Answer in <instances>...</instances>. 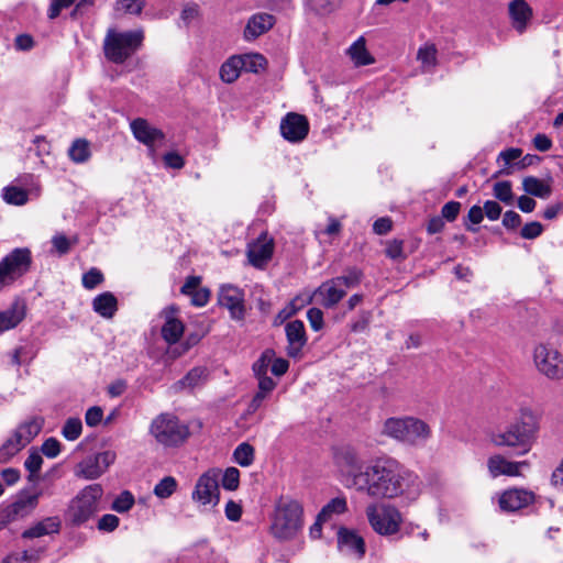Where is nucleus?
I'll use <instances>...</instances> for the list:
<instances>
[{"label":"nucleus","mask_w":563,"mask_h":563,"mask_svg":"<svg viewBox=\"0 0 563 563\" xmlns=\"http://www.w3.org/2000/svg\"><path fill=\"white\" fill-rule=\"evenodd\" d=\"M386 254L393 260H401L405 257L404 244L400 240H393L388 242L386 247Z\"/></svg>","instance_id":"nucleus-57"},{"label":"nucleus","mask_w":563,"mask_h":563,"mask_svg":"<svg viewBox=\"0 0 563 563\" xmlns=\"http://www.w3.org/2000/svg\"><path fill=\"white\" fill-rule=\"evenodd\" d=\"M382 433L407 445H420L431 437L429 424L416 417H391L384 421Z\"/></svg>","instance_id":"nucleus-3"},{"label":"nucleus","mask_w":563,"mask_h":563,"mask_svg":"<svg viewBox=\"0 0 563 563\" xmlns=\"http://www.w3.org/2000/svg\"><path fill=\"white\" fill-rule=\"evenodd\" d=\"M119 521L120 520L115 515H103L98 522V528L110 532L119 526Z\"/></svg>","instance_id":"nucleus-62"},{"label":"nucleus","mask_w":563,"mask_h":563,"mask_svg":"<svg viewBox=\"0 0 563 563\" xmlns=\"http://www.w3.org/2000/svg\"><path fill=\"white\" fill-rule=\"evenodd\" d=\"M184 329V324L180 320L172 316H167L166 321L162 327V336L167 343L174 344L178 342L183 335Z\"/></svg>","instance_id":"nucleus-32"},{"label":"nucleus","mask_w":563,"mask_h":563,"mask_svg":"<svg viewBox=\"0 0 563 563\" xmlns=\"http://www.w3.org/2000/svg\"><path fill=\"white\" fill-rule=\"evenodd\" d=\"M243 63V70L247 73H258L265 68L266 59L261 54H243L239 55Z\"/></svg>","instance_id":"nucleus-40"},{"label":"nucleus","mask_w":563,"mask_h":563,"mask_svg":"<svg viewBox=\"0 0 563 563\" xmlns=\"http://www.w3.org/2000/svg\"><path fill=\"white\" fill-rule=\"evenodd\" d=\"M346 295L345 288L339 285L338 279H329L323 282L309 297L310 301L331 309L334 308Z\"/></svg>","instance_id":"nucleus-16"},{"label":"nucleus","mask_w":563,"mask_h":563,"mask_svg":"<svg viewBox=\"0 0 563 563\" xmlns=\"http://www.w3.org/2000/svg\"><path fill=\"white\" fill-rule=\"evenodd\" d=\"M219 476L220 470L210 468L202 473L191 494L194 501L199 505H217L219 503Z\"/></svg>","instance_id":"nucleus-11"},{"label":"nucleus","mask_w":563,"mask_h":563,"mask_svg":"<svg viewBox=\"0 0 563 563\" xmlns=\"http://www.w3.org/2000/svg\"><path fill=\"white\" fill-rule=\"evenodd\" d=\"M103 494L99 484H92L81 489L70 501L68 517L74 525H81L89 520L97 511L99 500Z\"/></svg>","instance_id":"nucleus-8"},{"label":"nucleus","mask_w":563,"mask_h":563,"mask_svg":"<svg viewBox=\"0 0 563 563\" xmlns=\"http://www.w3.org/2000/svg\"><path fill=\"white\" fill-rule=\"evenodd\" d=\"M484 214L492 221L499 219L501 207L494 200H487L483 207Z\"/></svg>","instance_id":"nucleus-61"},{"label":"nucleus","mask_w":563,"mask_h":563,"mask_svg":"<svg viewBox=\"0 0 563 563\" xmlns=\"http://www.w3.org/2000/svg\"><path fill=\"white\" fill-rule=\"evenodd\" d=\"M134 496L128 492H122L112 503V509L117 512H126L129 511L133 505H134Z\"/></svg>","instance_id":"nucleus-46"},{"label":"nucleus","mask_w":563,"mask_h":563,"mask_svg":"<svg viewBox=\"0 0 563 563\" xmlns=\"http://www.w3.org/2000/svg\"><path fill=\"white\" fill-rule=\"evenodd\" d=\"M301 505L291 499L280 500L271 518V533L280 541L296 538L303 526Z\"/></svg>","instance_id":"nucleus-4"},{"label":"nucleus","mask_w":563,"mask_h":563,"mask_svg":"<svg viewBox=\"0 0 563 563\" xmlns=\"http://www.w3.org/2000/svg\"><path fill=\"white\" fill-rule=\"evenodd\" d=\"M417 59L421 63L422 71H431L437 65V48L433 44H424L418 49Z\"/></svg>","instance_id":"nucleus-36"},{"label":"nucleus","mask_w":563,"mask_h":563,"mask_svg":"<svg viewBox=\"0 0 563 563\" xmlns=\"http://www.w3.org/2000/svg\"><path fill=\"white\" fill-rule=\"evenodd\" d=\"M69 158L76 164L86 163L90 156V143L85 139L75 140L68 148Z\"/></svg>","instance_id":"nucleus-33"},{"label":"nucleus","mask_w":563,"mask_h":563,"mask_svg":"<svg viewBox=\"0 0 563 563\" xmlns=\"http://www.w3.org/2000/svg\"><path fill=\"white\" fill-rule=\"evenodd\" d=\"M82 431V423L79 418H69L66 420L62 434L68 441L77 440Z\"/></svg>","instance_id":"nucleus-43"},{"label":"nucleus","mask_w":563,"mask_h":563,"mask_svg":"<svg viewBox=\"0 0 563 563\" xmlns=\"http://www.w3.org/2000/svg\"><path fill=\"white\" fill-rule=\"evenodd\" d=\"M334 462L344 475L345 486L347 488H353L350 479L351 474L364 471L365 468L357 451L349 445L341 446L334 454Z\"/></svg>","instance_id":"nucleus-15"},{"label":"nucleus","mask_w":563,"mask_h":563,"mask_svg":"<svg viewBox=\"0 0 563 563\" xmlns=\"http://www.w3.org/2000/svg\"><path fill=\"white\" fill-rule=\"evenodd\" d=\"M143 38L142 30L129 32L109 30L103 44L104 55L109 60L122 64L141 47Z\"/></svg>","instance_id":"nucleus-6"},{"label":"nucleus","mask_w":563,"mask_h":563,"mask_svg":"<svg viewBox=\"0 0 563 563\" xmlns=\"http://www.w3.org/2000/svg\"><path fill=\"white\" fill-rule=\"evenodd\" d=\"M338 549L343 555L355 560L363 559L366 552L364 539L356 531L344 527L338 530Z\"/></svg>","instance_id":"nucleus-18"},{"label":"nucleus","mask_w":563,"mask_h":563,"mask_svg":"<svg viewBox=\"0 0 563 563\" xmlns=\"http://www.w3.org/2000/svg\"><path fill=\"white\" fill-rule=\"evenodd\" d=\"M508 12L512 27L522 34L532 19V9L526 0H511L508 5Z\"/></svg>","instance_id":"nucleus-23"},{"label":"nucleus","mask_w":563,"mask_h":563,"mask_svg":"<svg viewBox=\"0 0 563 563\" xmlns=\"http://www.w3.org/2000/svg\"><path fill=\"white\" fill-rule=\"evenodd\" d=\"M103 282V275L98 268H90L82 275V286L86 289H93Z\"/></svg>","instance_id":"nucleus-51"},{"label":"nucleus","mask_w":563,"mask_h":563,"mask_svg":"<svg viewBox=\"0 0 563 563\" xmlns=\"http://www.w3.org/2000/svg\"><path fill=\"white\" fill-rule=\"evenodd\" d=\"M528 461L514 462L507 460L501 454H495L488 457L487 468L492 477L498 476H521L523 468H529Z\"/></svg>","instance_id":"nucleus-20"},{"label":"nucleus","mask_w":563,"mask_h":563,"mask_svg":"<svg viewBox=\"0 0 563 563\" xmlns=\"http://www.w3.org/2000/svg\"><path fill=\"white\" fill-rule=\"evenodd\" d=\"M41 493H21L15 501L9 505L3 511V523H10L30 516L38 505Z\"/></svg>","instance_id":"nucleus-14"},{"label":"nucleus","mask_w":563,"mask_h":563,"mask_svg":"<svg viewBox=\"0 0 563 563\" xmlns=\"http://www.w3.org/2000/svg\"><path fill=\"white\" fill-rule=\"evenodd\" d=\"M334 279H338L339 285L341 287H344L346 291L349 288H353L361 283L362 272L356 268H352L347 272L346 275L335 277Z\"/></svg>","instance_id":"nucleus-50"},{"label":"nucleus","mask_w":563,"mask_h":563,"mask_svg":"<svg viewBox=\"0 0 563 563\" xmlns=\"http://www.w3.org/2000/svg\"><path fill=\"white\" fill-rule=\"evenodd\" d=\"M285 332L287 336V354L290 357H299L302 347L307 343V336L305 331L303 322L300 320H294L286 324Z\"/></svg>","instance_id":"nucleus-22"},{"label":"nucleus","mask_w":563,"mask_h":563,"mask_svg":"<svg viewBox=\"0 0 563 563\" xmlns=\"http://www.w3.org/2000/svg\"><path fill=\"white\" fill-rule=\"evenodd\" d=\"M539 429V415L530 407H521L518 419L510 423L506 430L494 433L492 442L496 446L520 448L519 455H523L531 450Z\"/></svg>","instance_id":"nucleus-2"},{"label":"nucleus","mask_w":563,"mask_h":563,"mask_svg":"<svg viewBox=\"0 0 563 563\" xmlns=\"http://www.w3.org/2000/svg\"><path fill=\"white\" fill-rule=\"evenodd\" d=\"M43 464V459L41 454L36 451L30 452L29 456L24 462V467L29 471L30 476L29 479L32 481L34 476L41 471Z\"/></svg>","instance_id":"nucleus-49"},{"label":"nucleus","mask_w":563,"mask_h":563,"mask_svg":"<svg viewBox=\"0 0 563 563\" xmlns=\"http://www.w3.org/2000/svg\"><path fill=\"white\" fill-rule=\"evenodd\" d=\"M115 459L117 454L113 451H103L96 455L87 456L76 466L75 474L85 479L98 478L114 463Z\"/></svg>","instance_id":"nucleus-12"},{"label":"nucleus","mask_w":563,"mask_h":563,"mask_svg":"<svg viewBox=\"0 0 563 563\" xmlns=\"http://www.w3.org/2000/svg\"><path fill=\"white\" fill-rule=\"evenodd\" d=\"M307 5L318 14H325L333 10V0H306Z\"/></svg>","instance_id":"nucleus-52"},{"label":"nucleus","mask_w":563,"mask_h":563,"mask_svg":"<svg viewBox=\"0 0 563 563\" xmlns=\"http://www.w3.org/2000/svg\"><path fill=\"white\" fill-rule=\"evenodd\" d=\"M44 424L42 417H30L20 423L13 431V435L24 448L41 432Z\"/></svg>","instance_id":"nucleus-27"},{"label":"nucleus","mask_w":563,"mask_h":563,"mask_svg":"<svg viewBox=\"0 0 563 563\" xmlns=\"http://www.w3.org/2000/svg\"><path fill=\"white\" fill-rule=\"evenodd\" d=\"M60 529V520L58 517H46L34 523L22 532L23 539H35L44 536L58 533Z\"/></svg>","instance_id":"nucleus-28"},{"label":"nucleus","mask_w":563,"mask_h":563,"mask_svg":"<svg viewBox=\"0 0 563 563\" xmlns=\"http://www.w3.org/2000/svg\"><path fill=\"white\" fill-rule=\"evenodd\" d=\"M347 509L346 498L339 496L332 498L319 512L320 519L330 520L333 515L344 514Z\"/></svg>","instance_id":"nucleus-37"},{"label":"nucleus","mask_w":563,"mask_h":563,"mask_svg":"<svg viewBox=\"0 0 563 563\" xmlns=\"http://www.w3.org/2000/svg\"><path fill=\"white\" fill-rule=\"evenodd\" d=\"M78 0H51V5L47 15L51 20L56 19L63 9H67ZM88 0H80L77 5L86 4Z\"/></svg>","instance_id":"nucleus-47"},{"label":"nucleus","mask_w":563,"mask_h":563,"mask_svg":"<svg viewBox=\"0 0 563 563\" xmlns=\"http://www.w3.org/2000/svg\"><path fill=\"white\" fill-rule=\"evenodd\" d=\"M275 22V16L269 13L260 12L253 14L249 19L244 29L245 40L251 41L257 38L258 36L269 31L274 26Z\"/></svg>","instance_id":"nucleus-24"},{"label":"nucleus","mask_w":563,"mask_h":563,"mask_svg":"<svg viewBox=\"0 0 563 563\" xmlns=\"http://www.w3.org/2000/svg\"><path fill=\"white\" fill-rule=\"evenodd\" d=\"M365 512L372 529L379 536L397 534L404 525L401 512L390 504H371Z\"/></svg>","instance_id":"nucleus-7"},{"label":"nucleus","mask_w":563,"mask_h":563,"mask_svg":"<svg viewBox=\"0 0 563 563\" xmlns=\"http://www.w3.org/2000/svg\"><path fill=\"white\" fill-rule=\"evenodd\" d=\"M536 495L532 490L526 488H509L504 490L498 497L500 510L514 512L533 504Z\"/></svg>","instance_id":"nucleus-17"},{"label":"nucleus","mask_w":563,"mask_h":563,"mask_svg":"<svg viewBox=\"0 0 563 563\" xmlns=\"http://www.w3.org/2000/svg\"><path fill=\"white\" fill-rule=\"evenodd\" d=\"M130 126L134 137L147 146H153L164 139L163 132L151 125L145 119L137 118L131 122Z\"/></svg>","instance_id":"nucleus-25"},{"label":"nucleus","mask_w":563,"mask_h":563,"mask_svg":"<svg viewBox=\"0 0 563 563\" xmlns=\"http://www.w3.org/2000/svg\"><path fill=\"white\" fill-rule=\"evenodd\" d=\"M102 417H103V410L98 406H93V407H90L86 411L85 421H86L87 426L96 427L101 422Z\"/></svg>","instance_id":"nucleus-58"},{"label":"nucleus","mask_w":563,"mask_h":563,"mask_svg":"<svg viewBox=\"0 0 563 563\" xmlns=\"http://www.w3.org/2000/svg\"><path fill=\"white\" fill-rule=\"evenodd\" d=\"M307 318L312 330L320 331L323 328V312L319 308H310Z\"/></svg>","instance_id":"nucleus-56"},{"label":"nucleus","mask_w":563,"mask_h":563,"mask_svg":"<svg viewBox=\"0 0 563 563\" xmlns=\"http://www.w3.org/2000/svg\"><path fill=\"white\" fill-rule=\"evenodd\" d=\"M240 484V471L235 467H229L222 475V487L227 490L238 489Z\"/></svg>","instance_id":"nucleus-48"},{"label":"nucleus","mask_w":563,"mask_h":563,"mask_svg":"<svg viewBox=\"0 0 563 563\" xmlns=\"http://www.w3.org/2000/svg\"><path fill=\"white\" fill-rule=\"evenodd\" d=\"M351 486L374 500L401 498L407 503L418 499L421 493L419 477L397 460L379 457L364 471L351 474Z\"/></svg>","instance_id":"nucleus-1"},{"label":"nucleus","mask_w":563,"mask_h":563,"mask_svg":"<svg viewBox=\"0 0 563 563\" xmlns=\"http://www.w3.org/2000/svg\"><path fill=\"white\" fill-rule=\"evenodd\" d=\"M493 194L496 199L506 205H511L514 201L511 183L508 180L497 181L493 187Z\"/></svg>","instance_id":"nucleus-41"},{"label":"nucleus","mask_w":563,"mask_h":563,"mask_svg":"<svg viewBox=\"0 0 563 563\" xmlns=\"http://www.w3.org/2000/svg\"><path fill=\"white\" fill-rule=\"evenodd\" d=\"M22 449H24V445L11 434L0 448V463H8Z\"/></svg>","instance_id":"nucleus-38"},{"label":"nucleus","mask_w":563,"mask_h":563,"mask_svg":"<svg viewBox=\"0 0 563 563\" xmlns=\"http://www.w3.org/2000/svg\"><path fill=\"white\" fill-rule=\"evenodd\" d=\"M233 459L240 466H250L254 462V448L246 442L239 444L233 452Z\"/></svg>","instance_id":"nucleus-39"},{"label":"nucleus","mask_w":563,"mask_h":563,"mask_svg":"<svg viewBox=\"0 0 563 563\" xmlns=\"http://www.w3.org/2000/svg\"><path fill=\"white\" fill-rule=\"evenodd\" d=\"M25 312V303L21 300H15L7 310L0 311V334L21 323Z\"/></svg>","instance_id":"nucleus-26"},{"label":"nucleus","mask_w":563,"mask_h":563,"mask_svg":"<svg viewBox=\"0 0 563 563\" xmlns=\"http://www.w3.org/2000/svg\"><path fill=\"white\" fill-rule=\"evenodd\" d=\"M309 132V123L305 115L290 112L280 122L283 137L291 143L301 142Z\"/></svg>","instance_id":"nucleus-19"},{"label":"nucleus","mask_w":563,"mask_h":563,"mask_svg":"<svg viewBox=\"0 0 563 563\" xmlns=\"http://www.w3.org/2000/svg\"><path fill=\"white\" fill-rule=\"evenodd\" d=\"M192 305L203 307L208 303L210 291L207 288H199L190 295Z\"/></svg>","instance_id":"nucleus-64"},{"label":"nucleus","mask_w":563,"mask_h":563,"mask_svg":"<svg viewBox=\"0 0 563 563\" xmlns=\"http://www.w3.org/2000/svg\"><path fill=\"white\" fill-rule=\"evenodd\" d=\"M461 209V203L457 201H450L446 202L441 210L442 218L446 219L448 221H453L459 216Z\"/></svg>","instance_id":"nucleus-59"},{"label":"nucleus","mask_w":563,"mask_h":563,"mask_svg":"<svg viewBox=\"0 0 563 563\" xmlns=\"http://www.w3.org/2000/svg\"><path fill=\"white\" fill-rule=\"evenodd\" d=\"M349 57L356 67L367 66L375 62L374 57L366 48V41L360 36L346 51Z\"/></svg>","instance_id":"nucleus-30"},{"label":"nucleus","mask_w":563,"mask_h":563,"mask_svg":"<svg viewBox=\"0 0 563 563\" xmlns=\"http://www.w3.org/2000/svg\"><path fill=\"white\" fill-rule=\"evenodd\" d=\"M521 154L522 151L520 148L511 147L499 153L498 162H503L504 166L507 167L511 164V162L519 158Z\"/></svg>","instance_id":"nucleus-60"},{"label":"nucleus","mask_w":563,"mask_h":563,"mask_svg":"<svg viewBox=\"0 0 563 563\" xmlns=\"http://www.w3.org/2000/svg\"><path fill=\"white\" fill-rule=\"evenodd\" d=\"M218 302L225 308L233 320L242 321L245 318L244 292L236 286L222 285L218 294Z\"/></svg>","instance_id":"nucleus-13"},{"label":"nucleus","mask_w":563,"mask_h":563,"mask_svg":"<svg viewBox=\"0 0 563 563\" xmlns=\"http://www.w3.org/2000/svg\"><path fill=\"white\" fill-rule=\"evenodd\" d=\"M177 488V482L172 476H166L161 479L154 487V494L158 498H168L170 497Z\"/></svg>","instance_id":"nucleus-42"},{"label":"nucleus","mask_w":563,"mask_h":563,"mask_svg":"<svg viewBox=\"0 0 563 563\" xmlns=\"http://www.w3.org/2000/svg\"><path fill=\"white\" fill-rule=\"evenodd\" d=\"M243 70V63L239 55L228 58L220 68V78L227 84L234 82Z\"/></svg>","instance_id":"nucleus-31"},{"label":"nucleus","mask_w":563,"mask_h":563,"mask_svg":"<svg viewBox=\"0 0 563 563\" xmlns=\"http://www.w3.org/2000/svg\"><path fill=\"white\" fill-rule=\"evenodd\" d=\"M143 7L144 0H119L117 9L130 14H139Z\"/></svg>","instance_id":"nucleus-54"},{"label":"nucleus","mask_w":563,"mask_h":563,"mask_svg":"<svg viewBox=\"0 0 563 563\" xmlns=\"http://www.w3.org/2000/svg\"><path fill=\"white\" fill-rule=\"evenodd\" d=\"M148 432L156 443L164 448L180 446L190 435L188 426L168 412L156 416L150 424Z\"/></svg>","instance_id":"nucleus-5"},{"label":"nucleus","mask_w":563,"mask_h":563,"mask_svg":"<svg viewBox=\"0 0 563 563\" xmlns=\"http://www.w3.org/2000/svg\"><path fill=\"white\" fill-rule=\"evenodd\" d=\"M275 356L274 350H265L261 357L253 364V373L255 377L267 376V371Z\"/></svg>","instance_id":"nucleus-44"},{"label":"nucleus","mask_w":563,"mask_h":563,"mask_svg":"<svg viewBox=\"0 0 563 563\" xmlns=\"http://www.w3.org/2000/svg\"><path fill=\"white\" fill-rule=\"evenodd\" d=\"M533 363L538 372L549 379H563V356L556 349L544 343L536 345Z\"/></svg>","instance_id":"nucleus-10"},{"label":"nucleus","mask_w":563,"mask_h":563,"mask_svg":"<svg viewBox=\"0 0 563 563\" xmlns=\"http://www.w3.org/2000/svg\"><path fill=\"white\" fill-rule=\"evenodd\" d=\"M256 378L258 379L257 393L268 397V395L275 389L277 385L276 382L269 376H260Z\"/></svg>","instance_id":"nucleus-63"},{"label":"nucleus","mask_w":563,"mask_h":563,"mask_svg":"<svg viewBox=\"0 0 563 563\" xmlns=\"http://www.w3.org/2000/svg\"><path fill=\"white\" fill-rule=\"evenodd\" d=\"M41 451L46 457L54 459L60 453V442L55 438H48L43 442Z\"/></svg>","instance_id":"nucleus-53"},{"label":"nucleus","mask_w":563,"mask_h":563,"mask_svg":"<svg viewBox=\"0 0 563 563\" xmlns=\"http://www.w3.org/2000/svg\"><path fill=\"white\" fill-rule=\"evenodd\" d=\"M32 256L26 247H18L0 261V289L13 284L31 266Z\"/></svg>","instance_id":"nucleus-9"},{"label":"nucleus","mask_w":563,"mask_h":563,"mask_svg":"<svg viewBox=\"0 0 563 563\" xmlns=\"http://www.w3.org/2000/svg\"><path fill=\"white\" fill-rule=\"evenodd\" d=\"M2 198L9 205L23 206L29 201V191L16 185H9L2 189Z\"/></svg>","instance_id":"nucleus-35"},{"label":"nucleus","mask_w":563,"mask_h":563,"mask_svg":"<svg viewBox=\"0 0 563 563\" xmlns=\"http://www.w3.org/2000/svg\"><path fill=\"white\" fill-rule=\"evenodd\" d=\"M543 232V227L538 221H532L523 225L521 229V236L527 240H532L541 235Z\"/></svg>","instance_id":"nucleus-55"},{"label":"nucleus","mask_w":563,"mask_h":563,"mask_svg":"<svg viewBox=\"0 0 563 563\" xmlns=\"http://www.w3.org/2000/svg\"><path fill=\"white\" fill-rule=\"evenodd\" d=\"M92 309L104 319H111L118 310V300L110 291H104L92 300Z\"/></svg>","instance_id":"nucleus-29"},{"label":"nucleus","mask_w":563,"mask_h":563,"mask_svg":"<svg viewBox=\"0 0 563 563\" xmlns=\"http://www.w3.org/2000/svg\"><path fill=\"white\" fill-rule=\"evenodd\" d=\"M273 251V239L263 233L256 241L249 244L247 257L254 267L262 268L272 258Z\"/></svg>","instance_id":"nucleus-21"},{"label":"nucleus","mask_w":563,"mask_h":563,"mask_svg":"<svg viewBox=\"0 0 563 563\" xmlns=\"http://www.w3.org/2000/svg\"><path fill=\"white\" fill-rule=\"evenodd\" d=\"M522 187L526 192L529 195L545 199L551 195L550 185L545 184L543 180L537 177H526L522 180Z\"/></svg>","instance_id":"nucleus-34"},{"label":"nucleus","mask_w":563,"mask_h":563,"mask_svg":"<svg viewBox=\"0 0 563 563\" xmlns=\"http://www.w3.org/2000/svg\"><path fill=\"white\" fill-rule=\"evenodd\" d=\"M206 377V369L203 367H195L178 382L183 388H194L198 386Z\"/></svg>","instance_id":"nucleus-45"}]
</instances>
